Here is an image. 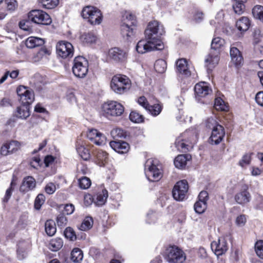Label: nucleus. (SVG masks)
Returning a JSON list of instances; mask_svg holds the SVG:
<instances>
[{
	"mask_svg": "<svg viewBox=\"0 0 263 263\" xmlns=\"http://www.w3.org/2000/svg\"><path fill=\"white\" fill-rule=\"evenodd\" d=\"M30 115L28 105L22 104L17 108L16 116L21 119H25Z\"/></svg>",
	"mask_w": 263,
	"mask_h": 263,
	"instance_id": "obj_29",
	"label": "nucleus"
},
{
	"mask_svg": "<svg viewBox=\"0 0 263 263\" xmlns=\"http://www.w3.org/2000/svg\"><path fill=\"white\" fill-rule=\"evenodd\" d=\"M233 8L236 14H241L245 9V3L247 0H232Z\"/></svg>",
	"mask_w": 263,
	"mask_h": 263,
	"instance_id": "obj_31",
	"label": "nucleus"
},
{
	"mask_svg": "<svg viewBox=\"0 0 263 263\" xmlns=\"http://www.w3.org/2000/svg\"><path fill=\"white\" fill-rule=\"evenodd\" d=\"M255 101L259 105L263 107V91H259L256 93Z\"/></svg>",
	"mask_w": 263,
	"mask_h": 263,
	"instance_id": "obj_64",
	"label": "nucleus"
},
{
	"mask_svg": "<svg viewBox=\"0 0 263 263\" xmlns=\"http://www.w3.org/2000/svg\"><path fill=\"white\" fill-rule=\"evenodd\" d=\"M177 72L184 77H189L191 75L187 61L185 59H181L176 62Z\"/></svg>",
	"mask_w": 263,
	"mask_h": 263,
	"instance_id": "obj_20",
	"label": "nucleus"
},
{
	"mask_svg": "<svg viewBox=\"0 0 263 263\" xmlns=\"http://www.w3.org/2000/svg\"><path fill=\"white\" fill-rule=\"evenodd\" d=\"M147 110L154 116H158L162 110V107L158 104H154L148 107L147 108Z\"/></svg>",
	"mask_w": 263,
	"mask_h": 263,
	"instance_id": "obj_45",
	"label": "nucleus"
},
{
	"mask_svg": "<svg viewBox=\"0 0 263 263\" xmlns=\"http://www.w3.org/2000/svg\"><path fill=\"white\" fill-rule=\"evenodd\" d=\"M64 235L66 238L70 239L71 240L73 241L77 239L74 231L70 227H68L65 229Z\"/></svg>",
	"mask_w": 263,
	"mask_h": 263,
	"instance_id": "obj_53",
	"label": "nucleus"
},
{
	"mask_svg": "<svg viewBox=\"0 0 263 263\" xmlns=\"http://www.w3.org/2000/svg\"><path fill=\"white\" fill-rule=\"evenodd\" d=\"M206 208V203L205 201H197L194 204V210L199 214L203 213Z\"/></svg>",
	"mask_w": 263,
	"mask_h": 263,
	"instance_id": "obj_46",
	"label": "nucleus"
},
{
	"mask_svg": "<svg viewBox=\"0 0 263 263\" xmlns=\"http://www.w3.org/2000/svg\"><path fill=\"white\" fill-rule=\"evenodd\" d=\"M74 211V206L71 204H66L64 205L63 214L71 215Z\"/></svg>",
	"mask_w": 263,
	"mask_h": 263,
	"instance_id": "obj_59",
	"label": "nucleus"
},
{
	"mask_svg": "<svg viewBox=\"0 0 263 263\" xmlns=\"http://www.w3.org/2000/svg\"><path fill=\"white\" fill-rule=\"evenodd\" d=\"M78 181L79 187L83 190L88 189L91 184L90 179L86 177H83L79 179Z\"/></svg>",
	"mask_w": 263,
	"mask_h": 263,
	"instance_id": "obj_43",
	"label": "nucleus"
},
{
	"mask_svg": "<svg viewBox=\"0 0 263 263\" xmlns=\"http://www.w3.org/2000/svg\"><path fill=\"white\" fill-rule=\"evenodd\" d=\"M7 144L10 154L17 151L20 147V143L16 141H12L7 143Z\"/></svg>",
	"mask_w": 263,
	"mask_h": 263,
	"instance_id": "obj_50",
	"label": "nucleus"
},
{
	"mask_svg": "<svg viewBox=\"0 0 263 263\" xmlns=\"http://www.w3.org/2000/svg\"><path fill=\"white\" fill-rule=\"evenodd\" d=\"M106 140V138L105 136L100 133L98 136H97V138H95L91 142L97 145L101 146L105 144Z\"/></svg>",
	"mask_w": 263,
	"mask_h": 263,
	"instance_id": "obj_51",
	"label": "nucleus"
},
{
	"mask_svg": "<svg viewBox=\"0 0 263 263\" xmlns=\"http://www.w3.org/2000/svg\"><path fill=\"white\" fill-rule=\"evenodd\" d=\"M154 68L158 73H162L164 72L166 69V62L161 59L156 61L154 65Z\"/></svg>",
	"mask_w": 263,
	"mask_h": 263,
	"instance_id": "obj_37",
	"label": "nucleus"
},
{
	"mask_svg": "<svg viewBox=\"0 0 263 263\" xmlns=\"http://www.w3.org/2000/svg\"><path fill=\"white\" fill-rule=\"evenodd\" d=\"M100 133L96 129H90L88 130L87 134V138L92 141L95 138H97V136Z\"/></svg>",
	"mask_w": 263,
	"mask_h": 263,
	"instance_id": "obj_58",
	"label": "nucleus"
},
{
	"mask_svg": "<svg viewBox=\"0 0 263 263\" xmlns=\"http://www.w3.org/2000/svg\"><path fill=\"white\" fill-rule=\"evenodd\" d=\"M83 252L79 248H74L71 253V260L77 263H80L83 259Z\"/></svg>",
	"mask_w": 263,
	"mask_h": 263,
	"instance_id": "obj_33",
	"label": "nucleus"
},
{
	"mask_svg": "<svg viewBox=\"0 0 263 263\" xmlns=\"http://www.w3.org/2000/svg\"><path fill=\"white\" fill-rule=\"evenodd\" d=\"M35 186V180L31 176H28L24 179L20 190L21 192H27L33 190Z\"/></svg>",
	"mask_w": 263,
	"mask_h": 263,
	"instance_id": "obj_22",
	"label": "nucleus"
},
{
	"mask_svg": "<svg viewBox=\"0 0 263 263\" xmlns=\"http://www.w3.org/2000/svg\"><path fill=\"white\" fill-rule=\"evenodd\" d=\"M191 159V156L189 154L179 155L174 160V165L177 168L183 169L187 164V162Z\"/></svg>",
	"mask_w": 263,
	"mask_h": 263,
	"instance_id": "obj_24",
	"label": "nucleus"
},
{
	"mask_svg": "<svg viewBox=\"0 0 263 263\" xmlns=\"http://www.w3.org/2000/svg\"><path fill=\"white\" fill-rule=\"evenodd\" d=\"M108 197V192L106 189H103L101 192H98L93 198L95 203L101 206L105 204Z\"/></svg>",
	"mask_w": 263,
	"mask_h": 263,
	"instance_id": "obj_25",
	"label": "nucleus"
},
{
	"mask_svg": "<svg viewBox=\"0 0 263 263\" xmlns=\"http://www.w3.org/2000/svg\"><path fill=\"white\" fill-rule=\"evenodd\" d=\"M165 33L163 26L157 21L150 22L145 30V37L157 43L163 44L160 37Z\"/></svg>",
	"mask_w": 263,
	"mask_h": 263,
	"instance_id": "obj_5",
	"label": "nucleus"
},
{
	"mask_svg": "<svg viewBox=\"0 0 263 263\" xmlns=\"http://www.w3.org/2000/svg\"><path fill=\"white\" fill-rule=\"evenodd\" d=\"M197 140V134L196 130H187L176 138L175 145L178 151L186 152L193 148Z\"/></svg>",
	"mask_w": 263,
	"mask_h": 263,
	"instance_id": "obj_1",
	"label": "nucleus"
},
{
	"mask_svg": "<svg viewBox=\"0 0 263 263\" xmlns=\"http://www.w3.org/2000/svg\"><path fill=\"white\" fill-rule=\"evenodd\" d=\"M253 16L263 22V6L256 5L252 9Z\"/></svg>",
	"mask_w": 263,
	"mask_h": 263,
	"instance_id": "obj_38",
	"label": "nucleus"
},
{
	"mask_svg": "<svg viewBox=\"0 0 263 263\" xmlns=\"http://www.w3.org/2000/svg\"><path fill=\"white\" fill-rule=\"evenodd\" d=\"M121 34L123 37L129 40L134 35V28L133 25L123 23L121 28Z\"/></svg>",
	"mask_w": 263,
	"mask_h": 263,
	"instance_id": "obj_26",
	"label": "nucleus"
},
{
	"mask_svg": "<svg viewBox=\"0 0 263 263\" xmlns=\"http://www.w3.org/2000/svg\"><path fill=\"white\" fill-rule=\"evenodd\" d=\"M44 44V41L42 39L34 36L29 37L26 41V45L28 48H33Z\"/></svg>",
	"mask_w": 263,
	"mask_h": 263,
	"instance_id": "obj_27",
	"label": "nucleus"
},
{
	"mask_svg": "<svg viewBox=\"0 0 263 263\" xmlns=\"http://www.w3.org/2000/svg\"><path fill=\"white\" fill-rule=\"evenodd\" d=\"M129 119L134 123H141L144 121V117L136 111H132L129 115Z\"/></svg>",
	"mask_w": 263,
	"mask_h": 263,
	"instance_id": "obj_44",
	"label": "nucleus"
},
{
	"mask_svg": "<svg viewBox=\"0 0 263 263\" xmlns=\"http://www.w3.org/2000/svg\"><path fill=\"white\" fill-rule=\"evenodd\" d=\"M163 48V44L157 43L152 40L146 38L139 41L136 46L137 52L141 54L155 50H160Z\"/></svg>",
	"mask_w": 263,
	"mask_h": 263,
	"instance_id": "obj_10",
	"label": "nucleus"
},
{
	"mask_svg": "<svg viewBox=\"0 0 263 263\" xmlns=\"http://www.w3.org/2000/svg\"><path fill=\"white\" fill-rule=\"evenodd\" d=\"M124 110L123 106L117 101H107L102 106V111L103 116L109 120H112L114 117L121 116Z\"/></svg>",
	"mask_w": 263,
	"mask_h": 263,
	"instance_id": "obj_6",
	"label": "nucleus"
},
{
	"mask_svg": "<svg viewBox=\"0 0 263 263\" xmlns=\"http://www.w3.org/2000/svg\"><path fill=\"white\" fill-rule=\"evenodd\" d=\"M67 223V219L63 214H59L57 217V223L58 227L63 228L65 227Z\"/></svg>",
	"mask_w": 263,
	"mask_h": 263,
	"instance_id": "obj_52",
	"label": "nucleus"
},
{
	"mask_svg": "<svg viewBox=\"0 0 263 263\" xmlns=\"http://www.w3.org/2000/svg\"><path fill=\"white\" fill-rule=\"evenodd\" d=\"M211 247L212 251L217 256L222 255L228 250L227 242L224 238H220L217 241H213Z\"/></svg>",
	"mask_w": 263,
	"mask_h": 263,
	"instance_id": "obj_16",
	"label": "nucleus"
},
{
	"mask_svg": "<svg viewBox=\"0 0 263 263\" xmlns=\"http://www.w3.org/2000/svg\"><path fill=\"white\" fill-rule=\"evenodd\" d=\"M189 189L188 183L186 180H182L176 183L173 191V196L177 201H182L186 196Z\"/></svg>",
	"mask_w": 263,
	"mask_h": 263,
	"instance_id": "obj_12",
	"label": "nucleus"
},
{
	"mask_svg": "<svg viewBox=\"0 0 263 263\" xmlns=\"http://www.w3.org/2000/svg\"><path fill=\"white\" fill-rule=\"evenodd\" d=\"M45 231L49 236L54 235L57 231L55 222L52 220H48L45 224Z\"/></svg>",
	"mask_w": 263,
	"mask_h": 263,
	"instance_id": "obj_32",
	"label": "nucleus"
},
{
	"mask_svg": "<svg viewBox=\"0 0 263 263\" xmlns=\"http://www.w3.org/2000/svg\"><path fill=\"white\" fill-rule=\"evenodd\" d=\"M163 256L164 259L169 263H182L186 259L183 251L175 246L167 248Z\"/></svg>",
	"mask_w": 263,
	"mask_h": 263,
	"instance_id": "obj_8",
	"label": "nucleus"
},
{
	"mask_svg": "<svg viewBox=\"0 0 263 263\" xmlns=\"http://www.w3.org/2000/svg\"><path fill=\"white\" fill-rule=\"evenodd\" d=\"M131 82L125 75L116 74L110 82L111 90L117 94L122 95L127 92L130 88Z\"/></svg>",
	"mask_w": 263,
	"mask_h": 263,
	"instance_id": "obj_4",
	"label": "nucleus"
},
{
	"mask_svg": "<svg viewBox=\"0 0 263 263\" xmlns=\"http://www.w3.org/2000/svg\"><path fill=\"white\" fill-rule=\"evenodd\" d=\"M145 174L148 180L155 181L162 177V165L157 159L151 158L146 160L144 165Z\"/></svg>",
	"mask_w": 263,
	"mask_h": 263,
	"instance_id": "obj_3",
	"label": "nucleus"
},
{
	"mask_svg": "<svg viewBox=\"0 0 263 263\" xmlns=\"http://www.w3.org/2000/svg\"><path fill=\"white\" fill-rule=\"evenodd\" d=\"M194 91L196 97H205L212 92V89L208 83L204 82H201L196 84L194 87Z\"/></svg>",
	"mask_w": 263,
	"mask_h": 263,
	"instance_id": "obj_18",
	"label": "nucleus"
},
{
	"mask_svg": "<svg viewBox=\"0 0 263 263\" xmlns=\"http://www.w3.org/2000/svg\"><path fill=\"white\" fill-rule=\"evenodd\" d=\"M261 37L262 35L261 34L260 30L258 28L255 29L253 33L252 41V44L254 46L262 43L261 41Z\"/></svg>",
	"mask_w": 263,
	"mask_h": 263,
	"instance_id": "obj_41",
	"label": "nucleus"
},
{
	"mask_svg": "<svg viewBox=\"0 0 263 263\" xmlns=\"http://www.w3.org/2000/svg\"><path fill=\"white\" fill-rule=\"evenodd\" d=\"M218 125H220L217 123L214 118H209L206 121V126L209 128L212 129V130Z\"/></svg>",
	"mask_w": 263,
	"mask_h": 263,
	"instance_id": "obj_57",
	"label": "nucleus"
},
{
	"mask_svg": "<svg viewBox=\"0 0 263 263\" xmlns=\"http://www.w3.org/2000/svg\"><path fill=\"white\" fill-rule=\"evenodd\" d=\"M97 159L98 164L102 166H104L108 159V154L106 152L100 151L97 154Z\"/></svg>",
	"mask_w": 263,
	"mask_h": 263,
	"instance_id": "obj_39",
	"label": "nucleus"
},
{
	"mask_svg": "<svg viewBox=\"0 0 263 263\" xmlns=\"http://www.w3.org/2000/svg\"><path fill=\"white\" fill-rule=\"evenodd\" d=\"M83 18L86 19L91 25H99L102 20V14L97 8L87 6L85 7L81 12Z\"/></svg>",
	"mask_w": 263,
	"mask_h": 263,
	"instance_id": "obj_7",
	"label": "nucleus"
},
{
	"mask_svg": "<svg viewBox=\"0 0 263 263\" xmlns=\"http://www.w3.org/2000/svg\"><path fill=\"white\" fill-rule=\"evenodd\" d=\"M111 135L114 137L118 138H122L125 136L123 130L120 128L114 129L111 132Z\"/></svg>",
	"mask_w": 263,
	"mask_h": 263,
	"instance_id": "obj_62",
	"label": "nucleus"
},
{
	"mask_svg": "<svg viewBox=\"0 0 263 263\" xmlns=\"http://www.w3.org/2000/svg\"><path fill=\"white\" fill-rule=\"evenodd\" d=\"M45 190L47 194H52L56 190L55 185L53 183H49L46 185Z\"/></svg>",
	"mask_w": 263,
	"mask_h": 263,
	"instance_id": "obj_63",
	"label": "nucleus"
},
{
	"mask_svg": "<svg viewBox=\"0 0 263 263\" xmlns=\"http://www.w3.org/2000/svg\"><path fill=\"white\" fill-rule=\"evenodd\" d=\"M77 151L80 157L84 160H87L89 159V151L84 145H78L77 147Z\"/></svg>",
	"mask_w": 263,
	"mask_h": 263,
	"instance_id": "obj_35",
	"label": "nucleus"
},
{
	"mask_svg": "<svg viewBox=\"0 0 263 263\" xmlns=\"http://www.w3.org/2000/svg\"><path fill=\"white\" fill-rule=\"evenodd\" d=\"M250 23L247 17H241L236 22V26L241 31H246L249 28Z\"/></svg>",
	"mask_w": 263,
	"mask_h": 263,
	"instance_id": "obj_30",
	"label": "nucleus"
},
{
	"mask_svg": "<svg viewBox=\"0 0 263 263\" xmlns=\"http://www.w3.org/2000/svg\"><path fill=\"white\" fill-rule=\"evenodd\" d=\"M215 107L217 110H226L228 108L224 102L220 98L215 99Z\"/></svg>",
	"mask_w": 263,
	"mask_h": 263,
	"instance_id": "obj_48",
	"label": "nucleus"
},
{
	"mask_svg": "<svg viewBox=\"0 0 263 263\" xmlns=\"http://www.w3.org/2000/svg\"><path fill=\"white\" fill-rule=\"evenodd\" d=\"M29 20L36 24L48 25L51 22L50 16L45 12L41 10H33L28 15Z\"/></svg>",
	"mask_w": 263,
	"mask_h": 263,
	"instance_id": "obj_11",
	"label": "nucleus"
},
{
	"mask_svg": "<svg viewBox=\"0 0 263 263\" xmlns=\"http://www.w3.org/2000/svg\"><path fill=\"white\" fill-rule=\"evenodd\" d=\"M224 44V40L221 37H216L213 39L210 52L205 60V66L209 72L212 71L218 63L220 49Z\"/></svg>",
	"mask_w": 263,
	"mask_h": 263,
	"instance_id": "obj_2",
	"label": "nucleus"
},
{
	"mask_svg": "<svg viewBox=\"0 0 263 263\" xmlns=\"http://www.w3.org/2000/svg\"><path fill=\"white\" fill-rule=\"evenodd\" d=\"M81 41L84 43L92 44L97 40V36L93 32H85L80 36Z\"/></svg>",
	"mask_w": 263,
	"mask_h": 263,
	"instance_id": "obj_28",
	"label": "nucleus"
},
{
	"mask_svg": "<svg viewBox=\"0 0 263 263\" xmlns=\"http://www.w3.org/2000/svg\"><path fill=\"white\" fill-rule=\"evenodd\" d=\"M255 250L257 255L263 259V240H260L255 243Z\"/></svg>",
	"mask_w": 263,
	"mask_h": 263,
	"instance_id": "obj_47",
	"label": "nucleus"
},
{
	"mask_svg": "<svg viewBox=\"0 0 263 263\" xmlns=\"http://www.w3.org/2000/svg\"><path fill=\"white\" fill-rule=\"evenodd\" d=\"M247 218L246 215H240L236 219V223L238 227H243L246 223Z\"/></svg>",
	"mask_w": 263,
	"mask_h": 263,
	"instance_id": "obj_61",
	"label": "nucleus"
},
{
	"mask_svg": "<svg viewBox=\"0 0 263 263\" xmlns=\"http://www.w3.org/2000/svg\"><path fill=\"white\" fill-rule=\"evenodd\" d=\"M16 92L22 104L29 105L34 100L33 91L24 86H20L17 88Z\"/></svg>",
	"mask_w": 263,
	"mask_h": 263,
	"instance_id": "obj_14",
	"label": "nucleus"
},
{
	"mask_svg": "<svg viewBox=\"0 0 263 263\" xmlns=\"http://www.w3.org/2000/svg\"><path fill=\"white\" fill-rule=\"evenodd\" d=\"M56 49L57 54L63 59L70 58L73 55V47L69 42L60 41L57 44Z\"/></svg>",
	"mask_w": 263,
	"mask_h": 263,
	"instance_id": "obj_13",
	"label": "nucleus"
},
{
	"mask_svg": "<svg viewBox=\"0 0 263 263\" xmlns=\"http://www.w3.org/2000/svg\"><path fill=\"white\" fill-rule=\"evenodd\" d=\"M251 155L252 154H246L244 155L240 160L239 163L241 167H244L246 165H249L250 163L251 160Z\"/></svg>",
	"mask_w": 263,
	"mask_h": 263,
	"instance_id": "obj_54",
	"label": "nucleus"
},
{
	"mask_svg": "<svg viewBox=\"0 0 263 263\" xmlns=\"http://www.w3.org/2000/svg\"><path fill=\"white\" fill-rule=\"evenodd\" d=\"M109 145L115 151L120 154L126 153L129 149V144L125 141H110Z\"/></svg>",
	"mask_w": 263,
	"mask_h": 263,
	"instance_id": "obj_21",
	"label": "nucleus"
},
{
	"mask_svg": "<svg viewBox=\"0 0 263 263\" xmlns=\"http://www.w3.org/2000/svg\"><path fill=\"white\" fill-rule=\"evenodd\" d=\"M225 136V131L222 125H218L214 128L210 138V142L212 144H218L223 140Z\"/></svg>",
	"mask_w": 263,
	"mask_h": 263,
	"instance_id": "obj_17",
	"label": "nucleus"
},
{
	"mask_svg": "<svg viewBox=\"0 0 263 263\" xmlns=\"http://www.w3.org/2000/svg\"><path fill=\"white\" fill-rule=\"evenodd\" d=\"M235 201L239 204L244 205L249 202L251 199L248 187L245 186L240 192L236 194L234 197Z\"/></svg>",
	"mask_w": 263,
	"mask_h": 263,
	"instance_id": "obj_19",
	"label": "nucleus"
},
{
	"mask_svg": "<svg viewBox=\"0 0 263 263\" xmlns=\"http://www.w3.org/2000/svg\"><path fill=\"white\" fill-rule=\"evenodd\" d=\"M39 3L45 9H53L59 4V0H39Z\"/></svg>",
	"mask_w": 263,
	"mask_h": 263,
	"instance_id": "obj_36",
	"label": "nucleus"
},
{
	"mask_svg": "<svg viewBox=\"0 0 263 263\" xmlns=\"http://www.w3.org/2000/svg\"><path fill=\"white\" fill-rule=\"evenodd\" d=\"M45 200V197L43 194H39L34 201V208L36 210H40L44 203Z\"/></svg>",
	"mask_w": 263,
	"mask_h": 263,
	"instance_id": "obj_49",
	"label": "nucleus"
},
{
	"mask_svg": "<svg viewBox=\"0 0 263 263\" xmlns=\"http://www.w3.org/2000/svg\"><path fill=\"white\" fill-rule=\"evenodd\" d=\"M63 246V241L61 238H56L51 240L49 248L52 251H57Z\"/></svg>",
	"mask_w": 263,
	"mask_h": 263,
	"instance_id": "obj_40",
	"label": "nucleus"
},
{
	"mask_svg": "<svg viewBox=\"0 0 263 263\" xmlns=\"http://www.w3.org/2000/svg\"><path fill=\"white\" fill-rule=\"evenodd\" d=\"M13 190L14 189H12V187H9L6 190L5 196L4 198L2 199V202L3 204H5L8 202L9 199L11 197Z\"/></svg>",
	"mask_w": 263,
	"mask_h": 263,
	"instance_id": "obj_60",
	"label": "nucleus"
},
{
	"mask_svg": "<svg viewBox=\"0 0 263 263\" xmlns=\"http://www.w3.org/2000/svg\"><path fill=\"white\" fill-rule=\"evenodd\" d=\"M108 57L115 62L123 63L126 61L127 52L119 48L114 47L109 50Z\"/></svg>",
	"mask_w": 263,
	"mask_h": 263,
	"instance_id": "obj_15",
	"label": "nucleus"
},
{
	"mask_svg": "<svg viewBox=\"0 0 263 263\" xmlns=\"http://www.w3.org/2000/svg\"><path fill=\"white\" fill-rule=\"evenodd\" d=\"M31 21V20H29L28 18V20H23L20 21L19 23L20 28L25 31L32 32L33 29Z\"/></svg>",
	"mask_w": 263,
	"mask_h": 263,
	"instance_id": "obj_42",
	"label": "nucleus"
},
{
	"mask_svg": "<svg viewBox=\"0 0 263 263\" xmlns=\"http://www.w3.org/2000/svg\"><path fill=\"white\" fill-rule=\"evenodd\" d=\"M23 244L20 243L18 245V248L17 251V257L20 260L25 258L26 257L27 254L26 250L24 248H21Z\"/></svg>",
	"mask_w": 263,
	"mask_h": 263,
	"instance_id": "obj_55",
	"label": "nucleus"
},
{
	"mask_svg": "<svg viewBox=\"0 0 263 263\" xmlns=\"http://www.w3.org/2000/svg\"><path fill=\"white\" fill-rule=\"evenodd\" d=\"M5 3L8 10L13 11L17 7V3L15 0H5Z\"/></svg>",
	"mask_w": 263,
	"mask_h": 263,
	"instance_id": "obj_56",
	"label": "nucleus"
},
{
	"mask_svg": "<svg viewBox=\"0 0 263 263\" xmlns=\"http://www.w3.org/2000/svg\"><path fill=\"white\" fill-rule=\"evenodd\" d=\"M231 62L236 66L240 65L243 62V58L240 51L236 47H232L230 49Z\"/></svg>",
	"mask_w": 263,
	"mask_h": 263,
	"instance_id": "obj_23",
	"label": "nucleus"
},
{
	"mask_svg": "<svg viewBox=\"0 0 263 263\" xmlns=\"http://www.w3.org/2000/svg\"><path fill=\"white\" fill-rule=\"evenodd\" d=\"M93 219L91 217H86L83 220L79 229L83 231H86L90 229L93 226Z\"/></svg>",
	"mask_w": 263,
	"mask_h": 263,
	"instance_id": "obj_34",
	"label": "nucleus"
},
{
	"mask_svg": "<svg viewBox=\"0 0 263 263\" xmlns=\"http://www.w3.org/2000/svg\"><path fill=\"white\" fill-rule=\"evenodd\" d=\"M88 62L84 57H76L73 62L72 72L73 74L79 78L86 77L88 71Z\"/></svg>",
	"mask_w": 263,
	"mask_h": 263,
	"instance_id": "obj_9",
	"label": "nucleus"
}]
</instances>
